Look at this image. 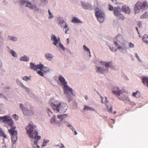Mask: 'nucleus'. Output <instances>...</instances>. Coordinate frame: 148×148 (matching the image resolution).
Returning a JSON list of instances; mask_svg holds the SVG:
<instances>
[{"label":"nucleus","mask_w":148,"mask_h":148,"mask_svg":"<svg viewBox=\"0 0 148 148\" xmlns=\"http://www.w3.org/2000/svg\"><path fill=\"white\" fill-rule=\"evenodd\" d=\"M49 103L56 113L62 114L65 112L67 109V105L66 103L59 102L53 98L50 99Z\"/></svg>","instance_id":"nucleus-1"},{"label":"nucleus","mask_w":148,"mask_h":148,"mask_svg":"<svg viewBox=\"0 0 148 148\" xmlns=\"http://www.w3.org/2000/svg\"><path fill=\"white\" fill-rule=\"evenodd\" d=\"M112 92L116 95L119 100L123 101L125 103H128L130 101L127 93L120 89L117 86L113 88Z\"/></svg>","instance_id":"nucleus-2"},{"label":"nucleus","mask_w":148,"mask_h":148,"mask_svg":"<svg viewBox=\"0 0 148 148\" xmlns=\"http://www.w3.org/2000/svg\"><path fill=\"white\" fill-rule=\"evenodd\" d=\"M19 3L22 5L32 10L36 13H39L42 11L41 9L38 7L36 4H32L28 0H21L19 1Z\"/></svg>","instance_id":"nucleus-3"},{"label":"nucleus","mask_w":148,"mask_h":148,"mask_svg":"<svg viewBox=\"0 0 148 148\" xmlns=\"http://www.w3.org/2000/svg\"><path fill=\"white\" fill-rule=\"evenodd\" d=\"M148 7V4L146 1L141 2L138 0L134 5V12L135 14L138 13L140 11L146 10Z\"/></svg>","instance_id":"nucleus-4"},{"label":"nucleus","mask_w":148,"mask_h":148,"mask_svg":"<svg viewBox=\"0 0 148 148\" xmlns=\"http://www.w3.org/2000/svg\"><path fill=\"white\" fill-rule=\"evenodd\" d=\"M95 16L99 23H103L105 17L104 11L103 10L98 8H96L95 10Z\"/></svg>","instance_id":"nucleus-5"},{"label":"nucleus","mask_w":148,"mask_h":148,"mask_svg":"<svg viewBox=\"0 0 148 148\" xmlns=\"http://www.w3.org/2000/svg\"><path fill=\"white\" fill-rule=\"evenodd\" d=\"M63 88L66 97L67 98L69 101L70 102L72 100V98L70 93L73 96H75L73 90L70 87L68 84L63 86Z\"/></svg>","instance_id":"nucleus-6"},{"label":"nucleus","mask_w":148,"mask_h":148,"mask_svg":"<svg viewBox=\"0 0 148 148\" xmlns=\"http://www.w3.org/2000/svg\"><path fill=\"white\" fill-rule=\"evenodd\" d=\"M51 40L53 41L52 43L54 45L59 48V50L62 49L63 51L65 50V48L62 44L59 38H57L55 35L52 34L51 36Z\"/></svg>","instance_id":"nucleus-7"},{"label":"nucleus","mask_w":148,"mask_h":148,"mask_svg":"<svg viewBox=\"0 0 148 148\" xmlns=\"http://www.w3.org/2000/svg\"><path fill=\"white\" fill-rule=\"evenodd\" d=\"M17 84L20 85L25 91L29 94V95L33 98L36 101H38V97L37 96L32 94L31 93L30 89L28 87L25 86L21 80L18 79H17L16 80Z\"/></svg>","instance_id":"nucleus-8"},{"label":"nucleus","mask_w":148,"mask_h":148,"mask_svg":"<svg viewBox=\"0 0 148 148\" xmlns=\"http://www.w3.org/2000/svg\"><path fill=\"white\" fill-rule=\"evenodd\" d=\"M0 120L1 121L6 123L12 128L13 127H15L13 125V122L12 119L8 115H5L3 116H0Z\"/></svg>","instance_id":"nucleus-9"},{"label":"nucleus","mask_w":148,"mask_h":148,"mask_svg":"<svg viewBox=\"0 0 148 148\" xmlns=\"http://www.w3.org/2000/svg\"><path fill=\"white\" fill-rule=\"evenodd\" d=\"M31 135L29 134L28 135L32 141H33L34 144L37 145L38 141L40 139L41 137L40 136L38 135V130L35 131V132H31Z\"/></svg>","instance_id":"nucleus-10"},{"label":"nucleus","mask_w":148,"mask_h":148,"mask_svg":"<svg viewBox=\"0 0 148 148\" xmlns=\"http://www.w3.org/2000/svg\"><path fill=\"white\" fill-rule=\"evenodd\" d=\"M25 129L26 130L28 135L32 134L31 132H35V131L38 130L37 126L33 123H30L27 125Z\"/></svg>","instance_id":"nucleus-11"},{"label":"nucleus","mask_w":148,"mask_h":148,"mask_svg":"<svg viewBox=\"0 0 148 148\" xmlns=\"http://www.w3.org/2000/svg\"><path fill=\"white\" fill-rule=\"evenodd\" d=\"M19 108L22 111L23 113L25 115L32 116L34 115V112L32 110H28L22 103L19 104Z\"/></svg>","instance_id":"nucleus-12"},{"label":"nucleus","mask_w":148,"mask_h":148,"mask_svg":"<svg viewBox=\"0 0 148 148\" xmlns=\"http://www.w3.org/2000/svg\"><path fill=\"white\" fill-rule=\"evenodd\" d=\"M16 127H13L8 130L9 132L12 136V139L13 144L15 143V142L17 140V132L15 130Z\"/></svg>","instance_id":"nucleus-13"},{"label":"nucleus","mask_w":148,"mask_h":148,"mask_svg":"<svg viewBox=\"0 0 148 148\" xmlns=\"http://www.w3.org/2000/svg\"><path fill=\"white\" fill-rule=\"evenodd\" d=\"M100 63L102 66L105 67V69L106 72L107 73L108 71L109 68H110L112 69H114V65L111 62H107L106 61H101Z\"/></svg>","instance_id":"nucleus-14"},{"label":"nucleus","mask_w":148,"mask_h":148,"mask_svg":"<svg viewBox=\"0 0 148 148\" xmlns=\"http://www.w3.org/2000/svg\"><path fill=\"white\" fill-rule=\"evenodd\" d=\"M58 24L63 29L67 28L68 25L63 18L62 17H59L58 19Z\"/></svg>","instance_id":"nucleus-15"},{"label":"nucleus","mask_w":148,"mask_h":148,"mask_svg":"<svg viewBox=\"0 0 148 148\" xmlns=\"http://www.w3.org/2000/svg\"><path fill=\"white\" fill-rule=\"evenodd\" d=\"M101 98V101L102 103H104L106 104V106L107 107V108L108 109L107 110V111L109 112H112V107L111 105H108L106 103H107L108 100L106 97H105L104 98H103L102 96H100Z\"/></svg>","instance_id":"nucleus-16"},{"label":"nucleus","mask_w":148,"mask_h":148,"mask_svg":"<svg viewBox=\"0 0 148 148\" xmlns=\"http://www.w3.org/2000/svg\"><path fill=\"white\" fill-rule=\"evenodd\" d=\"M58 84L61 85L62 86L68 84L64 77L62 75H60L58 77V80L57 81Z\"/></svg>","instance_id":"nucleus-17"},{"label":"nucleus","mask_w":148,"mask_h":148,"mask_svg":"<svg viewBox=\"0 0 148 148\" xmlns=\"http://www.w3.org/2000/svg\"><path fill=\"white\" fill-rule=\"evenodd\" d=\"M119 8H115L114 10V15L118 17L119 18L122 20H123L124 18L123 16L120 13V11L119 10Z\"/></svg>","instance_id":"nucleus-18"},{"label":"nucleus","mask_w":148,"mask_h":148,"mask_svg":"<svg viewBox=\"0 0 148 148\" xmlns=\"http://www.w3.org/2000/svg\"><path fill=\"white\" fill-rule=\"evenodd\" d=\"M40 66L41 67L39 69L45 73H48L49 72H51L52 71V69L46 66H44L42 64H40Z\"/></svg>","instance_id":"nucleus-19"},{"label":"nucleus","mask_w":148,"mask_h":148,"mask_svg":"<svg viewBox=\"0 0 148 148\" xmlns=\"http://www.w3.org/2000/svg\"><path fill=\"white\" fill-rule=\"evenodd\" d=\"M40 65V64L36 65L35 63L31 62L30 63V69L34 71H37L38 69H39L41 67Z\"/></svg>","instance_id":"nucleus-20"},{"label":"nucleus","mask_w":148,"mask_h":148,"mask_svg":"<svg viewBox=\"0 0 148 148\" xmlns=\"http://www.w3.org/2000/svg\"><path fill=\"white\" fill-rule=\"evenodd\" d=\"M96 71V72L98 74H104L107 73L105 68L100 66H97Z\"/></svg>","instance_id":"nucleus-21"},{"label":"nucleus","mask_w":148,"mask_h":148,"mask_svg":"<svg viewBox=\"0 0 148 148\" xmlns=\"http://www.w3.org/2000/svg\"><path fill=\"white\" fill-rule=\"evenodd\" d=\"M86 111H90L91 112H97V111L92 107H91L85 105L84 108L83 110V111L84 112H85Z\"/></svg>","instance_id":"nucleus-22"},{"label":"nucleus","mask_w":148,"mask_h":148,"mask_svg":"<svg viewBox=\"0 0 148 148\" xmlns=\"http://www.w3.org/2000/svg\"><path fill=\"white\" fill-rule=\"evenodd\" d=\"M121 10L122 11L126 13L130 14L131 12V10L129 7L126 5H123Z\"/></svg>","instance_id":"nucleus-23"},{"label":"nucleus","mask_w":148,"mask_h":148,"mask_svg":"<svg viewBox=\"0 0 148 148\" xmlns=\"http://www.w3.org/2000/svg\"><path fill=\"white\" fill-rule=\"evenodd\" d=\"M117 49L119 50L121 52L125 53L127 52V49L125 45H124L123 46H119L117 48Z\"/></svg>","instance_id":"nucleus-24"},{"label":"nucleus","mask_w":148,"mask_h":148,"mask_svg":"<svg viewBox=\"0 0 148 148\" xmlns=\"http://www.w3.org/2000/svg\"><path fill=\"white\" fill-rule=\"evenodd\" d=\"M45 59L48 61H51L54 58L53 54L50 53H47L45 54Z\"/></svg>","instance_id":"nucleus-25"},{"label":"nucleus","mask_w":148,"mask_h":148,"mask_svg":"<svg viewBox=\"0 0 148 148\" xmlns=\"http://www.w3.org/2000/svg\"><path fill=\"white\" fill-rule=\"evenodd\" d=\"M115 39L121 44L123 43V39L122 35H118L115 37Z\"/></svg>","instance_id":"nucleus-26"},{"label":"nucleus","mask_w":148,"mask_h":148,"mask_svg":"<svg viewBox=\"0 0 148 148\" xmlns=\"http://www.w3.org/2000/svg\"><path fill=\"white\" fill-rule=\"evenodd\" d=\"M19 60L21 61L28 62L29 60V58L26 55H24L21 57Z\"/></svg>","instance_id":"nucleus-27"},{"label":"nucleus","mask_w":148,"mask_h":148,"mask_svg":"<svg viewBox=\"0 0 148 148\" xmlns=\"http://www.w3.org/2000/svg\"><path fill=\"white\" fill-rule=\"evenodd\" d=\"M7 39L8 40H11L14 42H16L18 40V39L16 37L10 35L8 36Z\"/></svg>","instance_id":"nucleus-28"},{"label":"nucleus","mask_w":148,"mask_h":148,"mask_svg":"<svg viewBox=\"0 0 148 148\" xmlns=\"http://www.w3.org/2000/svg\"><path fill=\"white\" fill-rule=\"evenodd\" d=\"M142 80L143 84L148 86V77H143Z\"/></svg>","instance_id":"nucleus-29"},{"label":"nucleus","mask_w":148,"mask_h":148,"mask_svg":"<svg viewBox=\"0 0 148 148\" xmlns=\"http://www.w3.org/2000/svg\"><path fill=\"white\" fill-rule=\"evenodd\" d=\"M68 116L66 114H64L62 115H58L57 116V118L60 119V121L66 118Z\"/></svg>","instance_id":"nucleus-30"},{"label":"nucleus","mask_w":148,"mask_h":148,"mask_svg":"<svg viewBox=\"0 0 148 148\" xmlns=\"http://www.w3.org/2000/svg\"><path fill=\"white\" fill-rule=\"evenodd\" d=\"M71 22L74 23H79L81 24L82 23V21L76 17L73 18L71 21Z\"/></svg>","instance_id":"nucleus-31"},{"label":"nucleus","mask_w":148,"mask_h":148,"mask_svg":"<svg viewBox=\"0 0 148 148\" xmlns=\"http://www.w3.org/2000/svg\"><path fill=\"white\" fill-rule=\"evenodd\" d=\"M64 122L65 125L70 130H72L75 128L72 125L69 123L68 121H64Z\"/></svg>","instance_id":"nucleus-32"},{"label":"nucleus","mask_w":148,"mask_h":148,"mask_svg":"<svg viewBox=\"0 0 148 148\" xmlns=\"http://www.w3.org/2000/svg\"><path fill=\"white\" fill-rule=\"evenodd\" d=\"M9 52H10V53L12 54V56L13 57L16 58L18 57V56L16 52L14 50L12 49H10Z\"/></svg>","instance_id":"nucleus-33"},{"label":"nucleus","mask_w":148,"mask_h":148,"mask_svg":"<svg viewBox=\"0 0 148 148\" xmlns=\"http://www.w3.org/2000/svg\"><path fill=\"white\" fill-rule=\"evenodd\" d=\"M81 5L82 8L84 9H87L89 8V5L88 4L84 3L82 2L81 3Z\"/></svg>","instance_id":"nucleus-34"},{"label":"nucleus","mask_w":148,"mask_h":148,"mask_svg":"<svg viewBox=\"0 0 148 148\" xmlns=\"http://www.w3.org/2000/svg\"><path fill=\"white\" fill-rule=\"evenodd\" d=\"M133 95L137 98H138L140 96V94L138 90L136 92L133 93Z\"/></svg>","instance_id":"nucleus-35"},{"label":"nucleus","mask_w":148,"mask_h":148,"mask_svg":"<svg viewBox=\"0 0 148 148\" xmlns=\"http://www.w3.org/2000/svg\"><path fill=\"white\" fill-rule=\"evenodd\" d=\"M148 18V13L146 12L140 16L141 19L147 18Z\"/></svg>","instance_id":"nucleus-36"},{"label":"nucleus","mask_w":148,"mask_h":148,"mask_svg":"<svg viewBox=\"0 0 148 148\" xmlns=\"http://www.w3.org/2000/svg\"><path fill=\"white\" fill-rule=\"evenodd\" d=\"M40 1L41 4L43 6L46 5L48 2L47 0H40Z\"/></svg>","instance_id":"nucleus-37"},{"label":"nucleus","mask_w":148,"mask_h":148,"mask_svg":"<svg viewBox=\"0 0 148 148\" xmlns=\"http://www.w3.org/2000/svg\"><path fill=\"white\" fill-rule=\"evenodd\" d=\"M56 117L55 116H53L51 118L50 121L51 124H54L56 123Z\"/></svg>","instance_id":"nucleus-38"},{"label":"nucleus","mask_w":148,"mask_h":148,"mask_svg":"<svg viewBox=\"0 0 148 148\" xmlns=\"http://www.w3.org/2000/svg\"><path fill=\"white\" fill-rule=\"evenodd\" d=\"M48 12L49 14V17L48 18L51 19L54 18V16L53 15L52 13L49 10H48Z\"/></svg>","instance_id":"nucleus-39"},{"label":"nucleus","mask_w":148,"mask_h":148,"mask_svg":"<svg viewBox=\"0 0 148 148\" xmlns=\"http://www.w3.org/2000/svg\"><path fill=\"white\" fill-rule=\"evenodd\" d=\"M108 6L109 7V10H110V11H111L113 10V12H114V9L115 8H119V7H115L114 8L110 4H108Z\"/></svg>","instance_id":"nucleus-40"},{"label":"nucleus","mask_w":148,"mask_h":148,"mask_svg":"<svg viewBox=\"0 0 148 148\" xmlns=\"http://www.w3.org/2000/svg\"><path fill=\"white\" fill-rule=\"evenodd\" d=\"M22 79L23 80L25 81L30 80H31L30 78L29 77L27 76H25L23 77Z\"/></svg>","instance_id":"nucleus-41"},{"label":"nucleus","mask_w":148,"mask_h":148,"mask_svg":"<svg viewBox=\"0 0 148 148\" xmlns=\"http://www.w3.org/2000/svg\"><path fill=\"white\" fill-rule=\"evenodd\" d=\"M83 49L84 50L88 52L89 53H90V49L88 48L85 45L83 46Z\"/></svg>","instance_id":"nucleus-42"},{"label":"nucleus","mask_w":148,"mask_h":148,"mask_svg":"<svg viewBox=\"0 0 148 148\" xmlns=\"http://www.w3.org/2000/svg\"><path fill=\"white\" fill-rule=\"evenodd\" d=\"M47 112L48 116H51L53 115V113L48 108L47 109Z\"/></svg>","instance_id":"nucleus-43"},{"label":"nucleus","mask_w":148,"mask_h":148,"mask_svg":"<svg viewBox=\"0 0 148 148\" xmlns=\"http://www.w3.org/2000/svg\"><path fill=\"white\" fill-rule=\"evenodd\" d=\"M37 71V73L38 74H39V75H40V76H42V77L44 76V73L41 70H40V71Z\"/></svg>","instance_id":"nucleus-44"},{"label":"nucleus","mask_w":148,"mask_h":148,"mask_svg":"<svg viewBox=\"0 0 148 148\" xmlns=\"http://www.w3.org/2000/svg\"><path fill=\"white\" fill-rule=\"evenodd\" d=\"M49 140H44V142H43V143H42V146H43V147L45 146L46 145L47 143H48L49 142Z\"/></svg>","instance_id":"nucleus-45"},{"label":"nucleus","mask_w":148,"mask_h":148,"mask_svg":"<svg viewBox=\"0 0 148 148\" xmlns=\"http://www.w3.org/2000/svg\"><path fill=\"white\" fill-rule=\"evenodd\" d=\"M129 47L130 48H133L134 47V45L132 42H130L129 44Z\"/></svg>","instance_id":"nucleus-46"},{"label":"nucleus","mask_w":148,"mask_h":148,"mask_svg":"<svg viewBox=\"0 0 148 148\" xmlns=\"http://www.w3.org/2000/svg\"><path fill=\"white\" fill-rule=\"evenodd\" d=\"M12 117L16 121H17L18 120V117L16 114H14Z\"/></svg>","instance_id":"nucleus-47"},{"label":"nucleus","mask_w":148,"mask_h":148,"mask_svg":"<svg viewBox=\"0 0 148 148\" xmlns=\"http://www.w3.org/2000/svg\"><path fill=\"white\" fill-rule=\"evenodd\" d=\"M57 146L61 148H66L64 145L62 144H58L57 145Z\"/></svg>","instance_id":"nucleus-48"},{"label":"nucleus","mask_w":148,"mask_h":148,"mask_svg":"<svg viewBox=\"0 0 148 148\" xmlns=\"http://www.w3.org/2000/svg\"><path fill=\"white\" fill-rule=\"evenodd\" d=\"M1 134L4 138H7V136L4 132H2V133Z\"/></svg>","instance_id":"nucleus-49"},{"label":"nucleus","mask_w":148,"mask_h":148,"mask_svg":"<svg viewBox=\"0 0 148 148\" xmlns=\"http://www.w3.org/2000/svg\"><path fill=\"white\" fill-rule=\"evenodd\" d=\"M63 29V30L64 29H65V34H67V31L69 30V28L68 27V26H67V28H64Z\"/></svg>","instance_id":"nucleus-50"},{"label":"nucleus","mask_w":148,"mask_h":148,"mask_svg":"<svg viewBox=\"0 0 148 148\" xmlns=\"http://www.w3.org/2000/svg\"><path fill=\"white\" fill-rule=\"evenodd\" d=\"M143 41V42L146 43L147 44H148V40L146 39H142Z\"/></svg>","instance_id":"nucleus-51"},{"label":"nucleus","mask_w":148,"mask_h":148,"mask_svg":"<svg viewBox=\"0 0 148 148\" xmlns=\"http://www.w3.org/2000/svg\"><path fill=\"white\" fill-rule=\"evenodd\" d=\"M123 78L125 80L127 81L128 80H129L128 78L126 75H124Z\"/></svg>","instance_id":"nucleus-52"},{"label":"nucleus","mask_w":148,"mask_h":148,"mask_svg":"<svg viewBox=\"0 0 148 148\" xmlns=\"http://www.w3.org/2000/svg\"><path fill=\"white\" fill-rule=\"evenodd\" d=\"M73 132H74V133L75 134V135H77V133L75 130V129H74L73 130H72Z\"/></svg>","instance_id":"nucleus-53"},{"label":"nucleus","mask_w":148,"mask_h":148,"mask_svg":"<svg viewBox=\"0 0 148 148\" xmlns=\"http://www.w3.org/2000/svg\"><path fill=\"white\" fill-rule=\"evenodd\" d=\"M148 38V35L147 34H145L143 36V39H145L146 38Z\"/></svg>","instance_id":"nucleus-54"},{"label":"nucleus","mask_w":148,"mask_h":148,"mask_svg":"<svg viewBox=\"0 0 148 148\" xmlns=\"http://www.w3.org/2000/svg\"><path fill=\"white\" fill-rule=\"evenodd\" d=\"M135 57L136 58H138V60H140V58H139V56H138V54L137 53H135Z\"/></svg>","instance_id":"nucleus-55"},{"label":"nucleus","mask_w":148,"mask_h":148,"mask_svg":"<svg viewBox=\"0 0 148 148\" xmlns=\"http://www.w3.org/2000/svg\"><path fill=\"white\" fill-rule=\"evenodd\" d=\"M112 1H113V2L115 4H118V3L117 2L116 0H112Z\"/></svg>","instance_id":"nucleus-56"},{"label":"nucleus","mask_w":148,"mask_h":148,"mask_svg":"<svg viewBox=\"0 0 148 148\" xmlns=\"http://www.w3.org/2000/svg\"><path fill=\"white\" fill-rule=\"evenodd\" d=\"M114 44H115V45L116 46H117V47H118V46H119V44L118 43V42H116V41H114Z\"/></svg>","instance_id":"nucleus-57"},{"label":"nucleus","mask_w":148,"mask_h":148,"mask_svg":"<svg viewBox=\"0 0 148 148\" xmlns=\"http://www.w3.org/2000/svg\"><path fill=\"white\" fill-rule=\"evenodd\" d=\"M66 42L67 43V44H68L69 43V38H67L66 39Z\"/></svg>","instance_id":"nucleus-58"},{"label":"nucleus","mask_w":148,"mask_h":148,"mask_svg":"<svg viewBox=\"0 0 148 148\" xmlns=\"http://www.w3.org/2000/svg\"><path fill=\"white\" fill-rule=\"evenodd\" d=\"M110 49L112 51H114V48H113V47L111 48V47H110Z\"/></svg>","instance_id":"nucleus-59"},{"label":"nucleus","mask_w":148,"mask_h":148,"mask_svg":"<svg viewBox=\"0 0 148 148\" xmlns=\"http://www.w3.org/2000/svg\"><path fill=\"white\" fill-rule=\"evenodd\" d=\"M4 132L3 131L2 129L1 128H0V133L1 134H2V132Z\"/></svg>","instance_id":"nucleus-60"},{"label":"nucleus","mask_w":148,"mask_h":148,"mask_svg":"<svg viewBox=\"0 0 148 148\" xmlns=\"http://www.w3.org/2000/svg\"><path fill=\"white\" fill-rule=\"evenodd\" d=\"M74 103V104H75V108H76L77 107V103H76L75 102Z\"/></svg>","instance_id":"nucleus-61"},{"label":"nucleus","mask_w":148,"mask_h":148,"mask_svg":"<svg viewBox=\"0 0 148 148\" xmlns=\"http://www.w3.org/2000/svg\"><path fill=\"white\" fill-rule=\"evenodd\" d=\"M5 88L9 89H10V88L9 86H8V87H6Z\"/></svg>","instance_id":"nucleus-62"},{"label":"nucleus","mask_w":148,"mask_h":148,"mask_svg":"<svg viewBox=\"0 0 148 148\" xmlns=\"http://www.w3.org/2000/svg\"><path fill=\"white\" fill-rule=\"evenodd\" d=\"M124 95H123V94H122L121 96L123 97V99L124 98H125V96Z\"/></svg>","instance_id":"nucleus-63"},{"label":"nucleus","mask_w":148,"mask_h":148,"mask_svg":"<svg viewBox=\"0 0 148 148\" xmlns=\"http://www.w3.org/2000/svg\"><path fill=\"white\" fill-rule=\"evenodd\" d=\"M136 29L137 31V32H138V27H136Z\"/></svg>","instance_id":"nucleus-64"}]
</instances>
